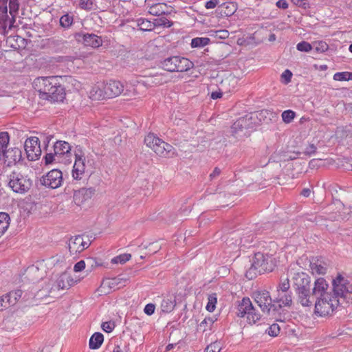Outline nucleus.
Returning <instances> with one entry per match:
<instances>
[{"instance_id": "nucleus-63", "label": "nucleus", "mask_w": 352, "mask_h": 352, "mask_svg": "<svg viewBox=\"0 0 352 352\" xmlns=\"http://www.w3.org/2000/svg\"><path fill=\"white\" fill-rule=\"evenodd\" d=\"M223 91L219 90V91H213L211 94V98L214 100L221 98L222 97V94Z\"/></svg>"}, {"instance_id": "nucleus-36", "label": "nucleus", "mask_w": 352, "mask_h": 352, "mask_svg": "<svg viewBox=\"0 0 352 352\" xmlns=\"http://www.w3.org/2000/svg\"><path fill=\"white\" fill-rule=\"evenodd\" d=\"M160 140L161 139L155 136L153 133H149L145 137L144 143L148 147L153 150V148L160 142Z\"/></svg>"}, {"instance_id": "nucleus-32", "label": "nucleus", "mask_w": 352, "mask_h": 352, "mask_svg": "<svg viewBox=\"0 0 352 352\" xmlns=\"http://www.w3.org/2000/svg\"><path fill=\"white\" fill-rule=\"evenodd\" d=\"M104 337L101 333H95L89 340V347L92 349H98L103 342Z\"/></svg>"}, {"instance_id": "nucleus-34", "label": "nucleus", "mask_w": 352, "mask_h": 352, "mask_svg": "<svg viewBox=\"0 0 352 352\" xmlns=\"http://www.w3.org/2000/svg\"><path fill=\"white\" fill-rule=\"evenodd\" d=\"M22 293L21 290L17 289L4 295L7 301H8L9 306L14 305L21 297Z\"/></svg>"}, {"instance_id": "nucleus-48", "label": "nucleus", "mask_w": 352, "mask_h": 352, "mask_svg": "<svg viewBox=\"0 0 352 352\" xmlns=\"http://www.w3.org/2000/svg\"><path fill=\"white\" fill-rule=\"evenodd\" d=\"M280 328L276 323L272 324L267 329V333L272 337L277 336L280 333Z\"/></svg>"}, {"instance_id": "nucleus-52", "label": "nucleus", "mask_w": 352, "mask_h": 352, "mask_svg": "<svg viewBox=\"0 0 352 352\" xmlns=\"http://www.w3.org/2000/svg\"><path fill=\"white\" fill-rule=\"evenodd\" d=\"M214 34L216 37L221 39H226L229 36V32L226 30H219L214 32Z\"/></svg>"}, {"instance_id": "nucleus-64", "label": "nucleus", "mask_w": 352, "mask_h": 352, "mask_svg": "<svg viewBox=\"0 0 352 352\" xmlns=\"http://www.w3.org/2000/svg\"><path fill=\"white\" fill-rule=\"evenodd\" d=\"M310 194L311 190L309 188H304L301 192V195L305 197H308Z\"/></svg>"}, {"instance_id": "nucleus-46", "label": "nucleus", "mask_w": 352, "mask_h": 352, "mask_svg": "<svg viewBox=\"0 0 352 352\" xmlns=\"http://www.w3.org/2000/svg\"><path fill=\"white\" fill-rule=\"evenodd\" d=\"M221 349V344L220 342H214L208 345L204 352H220Z\"/></svg>"}, {"instance_id": "nucleus-23", "label": "nucleus", "mask_w": 352, "mask_h": 352, "mask_svg": "<svg viewBox=\"0 0 352 352\" xmlns=\"http://www.w3.org/2000/svg\"><path fill=\"white\" fill-rule=\"evenodd\" d=\"M238 78L232 74L221 80L219 84V90L224 93H230L235 89L238 84Z\"/></svg>"}, {"instance_id": "nucleus-35", "label": "nucleus", "mask_w": 352, "mask_h": 352, "mask_svg": "<svg viewBox=\"0 0 352 352\" xmlns=\"http://www.w3.org/2000/svg\"><path fill=\"white\" fill-rule=\"evenodd\" d=\"M53 162L67 164V161L60 159L55 152L54 153H47L45 157V164H50Z\"/></svg>"}, {"instance_id": "nucleus-44", "label": "nucleus", "mask_w": 352, "mask_h": 352, "mask_svg": "<svg viewBox=\"0 0 352 352\" xmlns=\"http://www.w3.org/2000/svg\"><path fill=\"white\" fill-rule=\"evenodd\" d=\"M131 257L130 254H123L112 258L111 262L113 263H120L124 264L128 261Z\"/></svg>"}, {"instance_id": "nucleus-19", "label": "nucleus", "mask_w": 352, "mask_h": 352, "mask_svg": "<svg viewBox=\"0 0 352 352\" xmlns=\"http://www.w3.org/2000/svg\"><path fill=\"white\" fill-rule=\"evenodd\" d=\"M95 189L94 188H82L78 190H76L74 193L73 199L74 202L77 206L84 204L87 201L91 199L95 194Z\"/></svg>"}, {"instance_id": "nucleus-7", "label": "nucleus", "mask_w": 352, "mask_h": 352, "mask_svg": "<svg viewBox=\"0 0 352 352\" xmlns=\"http://www.w3.org/2000/svg\"><path fill=\"white\" fill-rule=\"evenodd\" d=\"M8 186L16 193L25 194L31 188L32 181L28 175L14 170L8 175Z\"/></svg>"}, {"instance_id": "nucleus-53", "label": "nucleus", "mask_w": 352, "mask_h": 352, "mask_svg": "<svg viewBox=\"0 0 352 352\" xmlns=\"http://www.w3.org/2000/svg\"><path fill=\"white\" fill-rule=\"evenodd\" d=\"M316 146L314 144H309L304 150L303 153L307 155H311L316 153Z\"/></svg>"}, {"instance_id": "nucleus-59", "label": "nucleus", "mask_w": 352, "mask_h": 352, "mask_svg": "<svg viewBox=\"0 0 352 352\" xmlns=\"http://www.w3.org/2000/svg\"><path fill=\"white\" fill-rule=\"evenodd\" d=\"M318 45H320V48H321L322 52H324L325 50H327V45L325 43H322V42H321L320 43H317L314 44V48L317 52H318V50H319Z\"/></svg>"}, {"instance_id": "nucleus-26", "label": "nucleus", "mask_w": 352, "mask_h": 352, "mask_svg": "<svg viewBox=\"0 0 352 352\" xmlns=\"http://www.w3.org/2000/svg\"><path fill=\"white\" fill-rule=\"evenodd\" d=\"M126 280H124L120 277H116L111 279H107L102 281L100 289H105L107 287L113 289V290L119 289L120 288L125 285Z\"/></svg>"}, {"instance_id": "nucleus-18", "label": "nucleus", "mask_w": 352, "mask_h": 352, "mask_svg": "<svg viewBox=\"0 0 352 352\" xmlns=\"http://www.w3.org/2000/svg\"><path fill=\"white\" fill-rule=\"evenodd\" d=\"M57 296L58 295L49 280L47 282H45L43 285L39 287L36 292L34 294V298L36 300H43L47 298H54Z\"/></svg>"}, {"instance_id": "nucleus-33", "label": "nucleus", "mask_w": 352, "mask_h": 352, "mask_svg": "<svg viewBox=\"0 0 352 352\" xmlns=\"http://www.w3.org/2000/svg\"><path fill=\"white\" fill-rule=\"evenodd\" d=\"M175 305V298H164L161 303V309L163 312L170 313L174 309Z\"/></svg>"}, {"instance_id": "nucleus-56", "label": "nucleus", "mask_w": 352, "mask_h": 352, "mask_svg": "<svg viewBox=\"0 0 352 352\" xmlns=\"http://www.w3.org/2000/svg\"><path fill=\"white\" fill-rule=\"evenodd\" d=\"M8 301H7L5 296L0 297V311L9 307Z\"/></svg>"}, {"instance_id": "nucleus-6", "label": "nucleus", "mask_w": 352, "mask_h": 352, "mask_svg": "<svg viewBox=\"0 0 352 352\" xmlns=\"http://www.w3.org/2000/svg\"><path fill=\"white\" fill-rule=\"evenodd\" d=\"M236 309V316L245 318L246 322L250 325L256 324L261 319L262 315L253 306L249 298H243L239 301Z\"/></svg>"}, {"instance_id": "nucleus-57", "label": "nucleus", "mask_w": 352, "mask_h": 352, "mask_svg": "<svg viewBox=\"0 0 352 352\" xmlns=\"http://www.w3.org/2000/svg\"><path fill=\"white\" fill-rule=\"evenodd\" d=\"M85 267V263L84 261H80L76 263L74 267V270L75 272H80L83 270Z\"/></svg>"}, {"instance_id": "nucleus-42", "label": "nucleus", "mask_w": 352, "mask_h": 352, "mask_svg": "<svg viewBox=\"0 0 352 352\" xmlns=\"http://www.w3.org/2000/svg\"><path fill=\"white\" fill-rule=\"evenodd\" d=\"M72 23L73 16L69 15L68 14L63 15L60 19V25L65 28H69Z\"/></svg>"}, {"instance_id": "nucleus-49", "label": "nucleus", "mask_w": 352, "mask_h": 352, "mask_svg": "<svg viewBox=\"0 0 352 352\" xmlns=\"http://www.w3.org/2000/svg\"><path fill=\"white\" fill-rule=\"evenodd\" d=\"M94 2L92 0H80L79 7L87 11L91 10L93 8Z\"/></svg>"}, {"instance_id": "nucleus-30", "label": "nucleus", "mask_w": 352, "mask_h": 352, "mask_svg": "<svg viewBox=\"0 0 352 352\" xmlns=\"http://www.w3.org/2000/svg\"><path fill=\"white\" fill-rule=\"evenodd\" d=\"M242 243V240L240 239L239 242L238 239L235 240V242L230 243V241H227V250L226 252L232 254V256L238 257L240 252V244Z\"/></svg>"}, {"instance_id": "nucleus-14", "label": "nucleus", "mask_w": 352, "mask_h": 352, "mask_svg": "<svg viewBox=\"0 0 352 352\" xmlns=\"http://www.w3.org/2000/svg\"><path fill=\"white\" fill-rule=\"evenodd\" d=\"M27 157L30 161H35L41 155L39 139L37 137L28 138L24 144Z\"/></svg>"}, {"instance_id": "nucleus-13", "label": "nucleus", "mask_w": 352, "mask_h": 352, "mask_svg": "<svg viewBox=\"0 0 352 352\" xmlns=\"http://www.w3.org/2000/svg\"><path fill=\"white\" fill-rule=\"evenodd\" d=\"M41 182L45 186L56 189L60 187L63 182V173L58 169H53L43 176Z\"/></svg>"}, {"instance_id": "nucleus-61", "label": "nucleus", "mask_w": 352, "mask_h": 352, "mask_svg": "<svg viewBox=\"0 0 352 352\" xmlns=\"http://www.w3.org/2000/svg\"><path fill=\"white\" fill-rule=\"evenodd\" d=\"M276 6L279 8L287 9L288 8V3L285 0H278L276 2Z\"/></svg>"}, {"instance_id": "nucleus-29", "label": "nucleus", "mask_w": 352, "mask_h": 352, "mask_svg": "<svg viewBox=\"0 0 352 352\" xmlns=\"http://www.w3.org/2000/svg\"><path fill=\"white\" fill-rule=\"evenodd\" d=\"M172 148L173 146L170 144L160 140L153 151L159 156L166 157L171 151Z\"/></svg>"}, {"instance_id": "nucleus-3", "label": "nucleus", "mask_w": 352, "mask_h": 352, "mask_svg": "<svg viewBox=\"0 0 352 352\" xmlns=\"http://www.w3.org/2000/svg\"><path fill=\"white\" fill-rule=\"evenodd\" d=\"M294 285L296 286L297 301L303 307L313 305L315 298L310 294V280L309 276L303 273H296L294 276Z\"/></svg>"}, {"instance_id": "nucleus-45", "label": "nucleus", "mask_w": 352, "mask_h": 352, "mask_svg": "<svg viewBox=\"0 0 352 352\" xmlns=\"http://www.w3.org/2000/svg\"><path fill=\"white\" fill-rule=\"evenodd\" d=\"M290 287L289 280L288 278H285L280 280V283L278 287L277 292H289V289Z\"/></svg>"}, {"instance_id": "nucleus-21", "label": "nucleus", "mask_w": 352, "mask_h": 352, "mask_svg": "<svg viewBox=\"0 0 352 352\" xmlns=\"http://www.w3.org/2000/svg\"><path fill=\"white\" fill-rule=\"evenodd\" d=\"M13 24L8 16L6 3L0 2V34H5L7 28L11 29Z\"/></svg>"}, {"instance_id": "nucleus-43", "label": "nucleus", "mask_w": 352, "mask_h": 352, "mask_svg": "<svg viewBox=\"0 0 352 352\" xmlns=\"http://www.w3.org/2000/svg\"><path fill=\"white\" fill-rule=\"evenodd\" d=\"M155 26H162L166 28H170L173 25V22L170 21L165 17H161L159 19H156L153 21Z\"/></svg>"}, {"instance_id": "nucleus-55", "label": "nucleus", "mask_w": 352, "mask_h": 352, "mask_svg": "<svg viewBox=\"0 0 352 352\" xmlns=\"http://www.w3.org/2000/svg\"><path fill=\"white\" fill-rule=\"evenodd\" d=\"M155 307L153 304H147L144 307V313L148 316L152 315L155 311Z\"/></svg>"}, {"instance_id": "nucleus-37", "label": "nucleus", "mask_w": 352, "mask_h": 352, "mask_svg": "<svg viewBox=\"0 0 352 352\" xmlns=\"http://www.w3.org/2000/svg\"><path fill=\"white\" fill-rule=\"evenodd\" d=\"M210 43V38L206 37H197L191 41L192 47H201L207 45Z\"/></svg>"}, {"instance_id": "nucleus-60", "label": "nucleus", "mask_w": 352, "mask_h": 352, "mask_svg": "<svg viewBox=\"0 0 352 352\" xmlns=\"http://www.w3.org/2000/svg\"><path fill=\"white\" fill-rule=\"evenodd\" d=\"M295 5L306 8L307 7V0H291Z\"/></svg>"}, {"instance_id": "nucleus-8", "label": "nucleus", "mask_w": 352, "mask_h": 352, "mask_svg": "<svg viewBox=\"0 0 352 352\" xmlns=\"http://www.w3.org/2000/svg\"><path fill=\"white\" fill-rule=\"evenodd\" d=\"M316 299L315 314L320 316L331 315L339 305L342 304L340 299H337L332 294L328 295V297L322 296Z\"/></svg>"}, {"instance_id": "nucleus-40", "label": "nucleus", "mask_w": 352, "mask_h": 352, "mask_svg": "<svg viewBox=\"0 0 352 352\" xmlns=\"http://www.w3.org/2000/svg\"><path fill=\"white\" fill-rule=\"evenodd\" d=\"M333 80L337 81L352 80V72H343L336 73L333 75Z\"/></svg>"}, {"instance_id": "nucleus-25", "label": "nucleus", "mask_w": 352, "mask_h": 352, "mask_svg": "<svg viewBox=\"0 0 352 352\" xmlns=\"http://www.w3.org/2000/svg\"><path fill=\"white\" fill-rule=\"evenodd\" d=\"M78 39L81 37L82 43L86 46L98 47L102 45V41L100 37L94 34H78Z\"/></svg>"}, {"instance_id": "nucleus-11", "label": "nucleus", "mask_w": 352, "mask_h": 352, "mask_svg": "<svg viewBox=\"0 0 352 352\" xmlns=\"http://www.w3.org/2000/svg\"><path fill=\"white\" fill-rule=\"evenodd\" d=\"M252 114H247L236 120L231 126V133L235 137L241 136L245 129H252L256 125Z\"/></svg>"}, {"instance_id": "nucleus-2", "label": "nucleus", "mask_w": 352, "mask_h": 352, "mask_svg": "<svg viewBox=\"0 0 352 352\" xmlns=\"http://www.w3.org/2000/svg\"><path fill=\"white\" fill-rule=\"evenodd\" d=\"M122 94L125 96L132 97L137 95V91L131 85L126 86L124 89L123 84L117 80L98 82L91 91V96L96 100L104 98H113Z\"/></svg>"}, {"instance_id": "nucleus-51", "label": "nucleus", "mask_w": 352, "mask_h": 352, "mask_svg": "<svg viewBox=\"0 0 352 352\" xmlns=\"http://www.w3.org/2000/svg\"><path fill=\"white\" fill-rule=\"evenodd\" d=\"M292 77V73L289 69L285 70L281 74L282 81L285 84H288L291 81Z\"/></svg>"}, {"instance_id": "nucleus-9", "label": "nucleus", "mask_w": 352, "mask_h": 352, "mask_svg": "<svg viewBox=\"0 0 352 352\" xmlns=\"http://www.w3.org/2000/svg\"><path fill=\"white\" fill-rule=\"evenodd\" d=\"M164 69L170 72H182L193 67V63L186 58L175 56L166 58L162 63Z\"/></svg>"}, {"instance_id": "nucleus-10", "label": "nucleus", "mask_w": 352, "mask_h": 352, "mask_svg": "<svg viewBox=\"0 0 352 352\" xmlns=\"http://www.w3.org/2000/svg\"><path fill=\"white\" fill-rule=\"evenodd\" d=\"M252 298L263 314L270 316L271 309H276V305L273 304L274 300L267 291H256L253 293Z\"/></svg>"}, {"instance_id": "nucleus-20", "label": "nucleus", "mask_w": 352, "mask_h": 352, "mask_svg": "<svg viewBox=\"0 0 352 352\" xmlns=\"http://www.w3.org/2000/svg\"><path fill=\"white\" fill-rule=\"evenodd\" d=\"M89 245L88 241H85L82 236H76L72 238L68 244L69 250L72 254L82 252Z\"/></svg>"}, {"instance_id": "nucleus-16", "label": "nucleus", "mask_w": 352, "mask_h": 352, "mask_svg": "<svg viewBox=\"0 0 352 352\" xmlns=\"http://www.w3.org/2000/svg\"><path fill=\"white\" fill-rule=\"evenodd\" d=\"M54 151L60 159L67 161V164L72 162L71 146L65 141H57L54 145Z\"/></svg>"}, {"instance_id": "nucleus-58", "label": "nucleus", "mask_w": 352, "mask_h": 352, "mask_svg": "<svg viewBox=\"0 0 352 352\" xmlns=\"http://www.w3.org/2000/svg\"><path fill=\"white\" fill-rule=\"evenodd\" d=\"M219 0H210L206 3L205 7L207 9H213L219 4Z\"/></svg>"}, {"instance_id": "nucleus-27", "label": "nucleus", "mask_w": 352, "mask_h": 352, "mask_svg": "<svg viewBox=\"0 0 352 352\" xmlns=\"http://www.w3.org/2000/svg\"><path fill=\"white\" fill-rule=\"evenodd\" d=\"M274 302L278 303L279 307H290L292 305V297L291 292H277V296L274 300Z\"/></svg>"}, {"instance_id": "nucleus-4", "label": "nucleus", "mask_w": 352, "mask_h": 352, "mask_svg": "<svg viewBox=\"0 0 352 352\" xmlns=\"http://www.w3.org/2000/svg\"><path fill=\"white\" fill-rule=\"evenodd\" d=\"M277 264V257L272 254L257 252L254 254L253 258L251 267L246 273V276L249 278H252L250 276L252 272L256 274L257 272L262 274L266 272H272Z\"/></svg>"}, {"instance_id": "nucleus-28", "label": "nucleus", "mask_w": 352, "mask_h": 352, "mask_svg": "<svg viewBox=\"0 0 352 352\" xmlns=\"http://www.w3.org/2000/svg\"><path fill=\"white\" fill-rule=\"evenodd\" d=\"M168 6L164 3H155L148 8V12L153 16H160L162 14H168Z\"/></svg>"}, {"instance_id": "nucleus-50", "label": "nucleus", "mask_w": 352, "mask_h": 352, "mask_svg": "<svg viewBox=\"0 0 352 352\" xmlns=\"http://www.w3.org/2000/svg\"><path fill=\"white\" fill-rule=\"evenodd\" d=\"M296 48L300 52H308L314 48L309 43L302 41L297 44Z\"/></svg>"}, {"instance_id": "nucleus-24", "label": "nucleus", "mask_w": 352, "mask_h": 352, "mask_svg": "<svg viewBox=\"0 0 352 352\" xmlns=\"http://www.w3.org/2000/svg\"><path fill=\"white\" fill-rule=\"evenodd\" d=\"M309 266L313 275H324L327 270V263L316 257L311 258Z\"/></svg>"}, {"instance_id": "nucleus-39", "label": "nucleus", "mask_w": 352, "mask_h": 352, "mask_svg": "<svg viewBox=\"0 0 352 352\" xmlns=\"http://www.w3.org/2000/svg\"><path fill=\"white\" fill-rule=\"evenodd\" d=\"M138 25L139 26L140 29L143 31L151 30L153 27H155L153 23L143 19H140L138 21Z\"/></svg>"}, {"instance_id": "nucleus-12", "label": "nucleus", "mask_w": 352, "mask_h": 352, "mask_svg": "<svg viewBox=\"0 0 352 352\" xmlns=\"http://www.w3.org/2000/svg\"><path fill=\"white\" fill-rule=\"evenodd\" d=\"M50 280L58 296L60 290L69 289L75 282L71 275L66 272L52 276Z\"/></svg>"}, {"instance_id": "nucleus-62", "label": "nucleus", "mask_w": 352, "mask_h": 352, "mask_svg": "<svg viewBox=\"0 0 352 352\" xmlns=\"http://www.w3.org/2000/svg\"><path fill=\"white\" fill-rule=\"evenodd\" d=\"M221 173V170L220 168H219L218 167H216L213 172L212 173H210V177L211 179H213L214 178H216L217 177H218Z\"/></svg>"}, {"instance_id": "nucleus-41", "label": "nucleus", "mask_w": 352, "mask_h": 352, "mask_svg": "<svg viewBox=\"0 0 352 352\" xmlns=\"http://www.w3.org/2000/svg\"><path fill=\"white\" fill-rule=\"evenodd\" d=\"M281 116L283 121L285 123L289 124L292 122L296 117V113L292 110H286L282 113Z\"/></svg>"}, {"instance_id": "nucleus-47", "label": "nucleus", "mask_w": 352, "mask_h": 352, "mask_svg": "<svg viewBox=\"0 0 352 352\" xmlns=\"http://www.w3.org/2000/svg\"><path fill=\"white\" fill-rule=\"evenodd\" d=\"M216 303L217 298L215 296V294L210 295L208 297V302L206 305V309L210 312H212L215 309Z\"/></svg>"}, {"instance_id": "nucleus-38", "label": "nucleus", "mask_w": 352, "mask_h": 352, "mask_svg": "<svg viewBox=\"0 0 352 352\" xmlns=\"http://www.w3.org/2000/svg\"><path fill=\"white\" fill-rule=\"evenodd\" d=\"M9 8H10V14L12 16V18H10V20L14 23L15 21L14 17L18 12L19 8V3L18 0H10L9 1Z\"/></svg>"}, {"instance_id": "nucleus-17", "label": "nucleus", "mask_w": 352, "mask_h": 352, "mask_svg": "<svg viewBox=\"0 0 352 352\" xmlns=\"http://www.w3.org/2000/svg\"><path fill=\"white\" fill-rule=\"evenodd\" d=\"M2 155L8 166L15 165L22 160V151L19 148H4Z\"/></svg>"}, {"instance_id": "nucleus-5", "label": "nucleus", "mask_w": 352, "mask_h": 352, "mask_svg": "<svg viewBox=\"0 0 352 352\" xmlns=\"http://www.w3.org/2000/svg\"><path fill=\"white\" fill-rule=\"evenodd\" d=\"M333 295L342 303H352V278L347 279L341 275L338 276L333 280Z\"/></svg>"}, {"instance_id": "nucleus-54", "label": "nucleus", "mask_w": 352, "mask_h": 352, "mask_svg": "<svg viewBox=\"0 0 352 352\" xmlns=\"http://www.w3.org/2000/svg\"><path fill=\"white\" fill-rule=\"evenodd\" d=\"M114 324L111 322H104L102 324V329L105 332L109 333L114 329Z\"/></svg>"}, {"instance_id": "nucleus-1", "label": "nucleus", "mask_w": 352, "mask_h": 352, "mask_svg": "<svg viewBox=\"0 0 352 352\" xmlns=\"http://www.w3.org/2000/svg\"><path fill=\"white\" fill-rule=\"evenodd\" d=\"M60 76L38 77L34 79L33 87L43 100L61 102L65 97V87Z\"/></svg>"}, {"instance_id": "nucleus-22", "label": "nucleus", "mask_w": 352, "mask_h": 352, "mask_svg": "<svg viewBox=\"0 0 352 352\" xmlns=\"http://www.w3.org/2000/svg\"><path fill=\"white\" fill-rule=\"evenodd\" d=\"M328 288L329 285L326 280L323 278H319L315 280L312 289L313 296L316 298L322 296L328 297V295L331 294V292H327Z\"/></svg>"}, {"instance_id": "nucleus-15", "label": "nucleus", "mask_w": 352, "mask_h": 352, "mask_svg": "<svg viewBox=\"0 0 352 352\" xmlns=\"http://www.w3.org/2000/svg\"><path fill=\"white\" fill-rule=\"evenodd\" d=\"M86 157L82 151L75 153V162L72 170V177L74 179H81L86 168Z\"/></svg>"}, {"instance_id": "nucleus-31", "label": "nucleus", "mask_w": 352, "mask_h": 352, "mask_svg": "<svg viewBox=\"0 0 352 352\" xmlns=\"http://www.w3.org/2000/svg\"><path fill=\"white\" fill-rule=\"evenodd\" d=\"M10 217L6 212H0V235H3L10 226Z\"/></svg>"}]
</instances>
